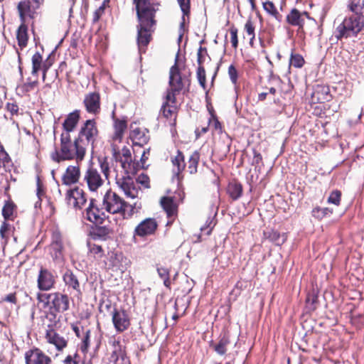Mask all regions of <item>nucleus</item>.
<instances>
[{
	"instance_id": "1",
	"label": "nucleus",
	"mask_w": 364,
	"mask_h": 364,
	"mask_svg": "<svg viewBox=\"0 0 364 364\" xmlns=\"http://www.w3.org/2000/svg\"><path fill=\"white\" fill-rule=\"evenodd\" d=\"M134 3L139 21L137 43L139 50L141 52L150 42L152 28L155 24L154 18L156 9L146 0H134Z\"/></svg>"
},
{
	"instance_id": "2",
	"label": "nucleus",
	"mask_w": 364,
	"mask_h": 364,
	"mask_svg": "<svg viewBox=\"0 0 364 364\" xmlns=\"http://www.w3.org/2000/svg\"><path fill=\"white\" fill-rule=\"evenodd\" d=\"M85 149L77 144L75 139L72 141L70 135L62 133L59 147L50 153L51 159L56 163L65 161L82 162L85 156Z\"/></svg>"
},
{
	"instance_id": "3",
	"label": "nucleus",
	"mask_w": 364,
	"mask_h": 364,
	"mask_svg": "<svg viewBox=\"0 0 364 364\" xmlns=\"http://www.w3.org/2000/svg\"><path fill=\"white\" fill-rule=\"evenodd\" d=\"M114 178L117 185L125 196L132 199L138 197L139 192V183L143 185L145 188H149V178L145 174H140L136 181H134L130 174L116 173Z\"/></svg>"
},
{
	"instance_id": "4",
	"label": "nucleus",
	"mask_w": 364,
	"mask_h": 364,
	"mask_svg": "<svg viewBox=\"0 0 364 364\" xmlns=\"http://www.w3.org/2000/svg\"><path fill=\"white\" fill-rule=\"evenodd\" d=\"M363 27L364 20L363 16L351 15L346 17L336 27L333 35L337 40L355 37L362 31Z\"/></svg>"
},
{
	"instance_id": "5",
	"label": "nucleus",
	"mask_w": 364,
	"mask_h": 364,
	"mask_svg": "<svg viewBox=\"0 0 364 364\" xmlns=\"http://www.w3.org/2000/svg\"><path fill=\"white\" fill-rule=\"evenodd\" d=\"M98 137V129L96 122L94 119H87L81 126L77 136L75 138L77 144L82 146L84 149L91 146L93 152L95 144Z\"/></svg>"
},
{
	"instance_id": "6",
	"label": "nucleus",
	"mask_w": 364,
	"mask_h": 364,
	"mask_svg": "<svg viewBox=\"0 0 364 364\" xmlns=\"http://www.w3.org/2000/svg\"><path fill=\"white\" fill-rule=\"evenodd\" d=\"M177 58L176 59L175 65H173L169 72V89L167 91L166 98L168 100H172V103L175 102L176 95L178 94L184 87L185 84L188 82V80L183 78L180 74L179 69L176 64Z\"/></svg>"
},
{
	"instance_id": "7",
	"label": "nucleus",
	"mask_w": 364,
	"mask_h": 364,
	"mask_svg": "<svg viewBox=\"0 0 364 364\" xmlns=\"http://www.w3.org/2000/svg\"><path fill=\"white\" fill-rule=\"evenodd\" d=\"M103 208L108 213L120 214L124 218V210L127 203L116 193L109 190L106 192L102 200Z\"/></svg>"
},
{
	"instance_id": "8",
	"label": "nucleus",
	"mask_w": 364,
	"mask_h": 364,
	"mask_svg": "<svg viewBox=\"0 0 364 364\" xmlns=\"http://www.w3.org/2000/svg\"><path fill=\"white\" fill-rule=\"evenodd\" d=\"M83 181L86 183L88 189L92 192H96L105 182L97 168L94 164H90L83 175Z\"/></svg>"
},
{
	"instance_id": "9",
	"label": "nucleus",
	"mask_w": 364,
	"mask_h": 364,
	"mask_svg": "<svg viewBox=\"0 0 364 364\" xmlns=\"http://www.w3.org/2000/svg\"><path fill=\"white\" fill-rule=\"evenodd\" d=\"M65 200L70 207L75 210H81L87 203L86 193L82 188L75 187L67 191Z\"/></svg>"
},
{
	"instance_id": "10",
	"label": "nucleus",
	"mask_w": 364,
	"mask_h": 364,
	"mask_svg": "<svg viewBox=\"0 0 364 364\" xmlns=\"http://www.w3.org/2000/svg\"><path fill=\"white\" fill-rule=\"evenodd\" d=\"M64 246L63 237L58 230H54L52 233L51 242L49 246V252L55 262H62L64 259Z\"/></svg>"
},
{
	"instance_id": "11",
	"label": "nucleus",
	"mask_w": 364,
	"mask_h": 364,
	"mask_svg": "<svg viewBox=\"0 0 364 364\" xmlns=\"http://www.w3.org/2000/svg\"><path fill=\"white\" fill-rule=\"evenodd\" d=\"M107 364H129L124 348L119 341H114L112 342L109 355L107 358Z\"/></svg>"
},
{
	"instance_id": "12",
	"label": "nucleus",
	"mask_w": 364,
	"mask_h": 364,
	"mask_svg": "<svg viewBox=\"0 0 364 364\" xmlns=\"http://www.w3.org/2000/svg\"><path fill=\"white\" fill-rule=\"evenodd\" d=\"M80 164L81 162H75L67 166L61 178L63 185L70 186L80 181L81 177Z\"/></svg>"
},
{
	"instance_id": "13",
	"label": "nucleus",
	"mask_w": 364,
	"mask_h": 364,
	"mask_svg": "<svg viewBox=\"0 0 364 364\" xmlns=\"http://www.w3.org/2000/svg\"><path fill=\"white\" fill-rule=\"evenodd\" d=\"M114 155L117 160H119L121 164V167L124 170V174H134L135 173V165L132 162V155L130 149L126 146H124L117 155V152L114 150Z\"/></svg>"
},
{
	"instance_id": "14",
	"label": "nucleus",
	"mask_w": 364,
	"mask_h": 364,
	"mask_svg": "<svg viewBox=\"0 0 364 364\" xmlns=\"http://www.w3.org/2000/svg\"><path fill=\"white\" fill-rule=\"evenodd\" d=\"M43 0H24L18 4V10L21 18H33L36 11L40 7Z\"/></svg>"
},
{
	"instance_id": "15",
	"label": "nucleus",
	"mask_w": 364,
	"mask_h": 364,
	"mask_svg": "<svg viewBox=\"0 0 364 364\" xmlns=\"http://www.w3.org/2000/svg\"><path fill=\"white\" fill-rule=\"evenodd\" d=\"M69 298L67 295L59 292L53 293V297L50 306L51 314L54 316L55 313H63L69 309Z\"/></svg>"
},
{
	"instance_id": "16",
	"label": "nucleus",
	"mask_w": 364,
	"mask_h": 364,
	"mask_svg": "<svg viewBox=\"0 0 364 364\" xmlns=\"http://www.w3.org/2000/svg\"><path fill=\"white\" fill-rule=\"evenodd\" d=\"M157 226L158 224L155 219L150 218H146L135 228L134 235V236L141 237L153 235Z\"/></svg>"
},
{
	"instance_id": "17",
	"label": "nucleus",
	"mask_w": 364,
	"mask_h": 364,
	"mask_svg": "<svg viewBox=\"0 0 364 364\" xmlns=\"http://www.w3.org/2000/svg\"><path fill=\"white\" fill-rule=\"evenodd\" d=\"M26 364H50L51 359L42 350L35 348L27 351L25 354Z\"/></svg>"
},
{
	"instance_id": "18",
	"label": "nucleus",
	"mask_w": 364,
	"mask_h": 364,
	"mask_svg": "<svg viewBox=\"0 0 364 364\" xmlns=\"http://www.w3.org/2000/svg\"><path fill=\"white\" fill-rule=\"evenodd\" d=\"M84 105L87 112L96 114L100 111V95L97 92H92L85 95Z\"/></svg>"
},
{
	"instance_id": "19",
	"label": "nucleus",
	"mask_w": 364,
	"mask_h": 364,
	"mask_svg": "<svg viewBox=\"0 0 364 364\" xmlns=\"http://www.w3.org/2000/svg\"><path fill=\"white\" fill-rule=\"evenodd\" d=\"M38 287L41 291H48L55 284L53 274L47 269L41 267L38 277Z\"/></svg>"
},
{
	"instance_id": "20",
	"label": "nucleus",
	"mask_w": 364,
	"mask_h": 364,
	"mask_svg": "<svg viewBox=\"0 0 364 364\" xmlns=\"http://www.w3.org/2000/svg\"><path fill=\"white\" fill-rule=\"evenodd\" d=\"M103 208L100 209L96 205V201L91 199L89 205L85 209L86 218L94 223H101L104 218Z\"/></svg>"
},
{
	"instance_id": "21",
	"label": "nucleus",
	"mask_w": 364,
	"mask_h": 364,
	"mask_svg": "<svg viewBox=\"0 0 364 364\" xmlns=\"http://www.w3.org/2000/svg\"><path fill=\"white\" fill-rule=\"evenodd\" d=\"M112 322L117 332H123L127 330L130 321L128 315L124 311L114 309L112 313Z\"/></svg>"
},
{
	"instance_id": "22",
	"label": "nucleus",
	"mask_w": 364,
	"mask_h": 364,
	"mask_svg": "<svg viewBox=\"0 0 364 364\" xmlns=\"http://www.w3.org/2000/svg\"><path fill=\"white\" fill-rule=\"evenodd\" d=\"M307 18H309L307 12H301L296 9H293L287 16V22L292 26H298L299 28H303L305 19Z\"/></svg>"
},
{
	"instance_id": "23",
	"label": "nucleus",
	"mask_w": 364,
	"mask_h": 364,
	"mask_svg": "<svg viewBox=\"0 0 364 364\" xmlns=\"http://www.w3.org/2000/svg\"><path fill=\"white\" fill-rule=\"evenodd\" d=\"M46 338L49 343L54 345L58 350H63L67 346L66 340L53 329L46 331Z\"/></svg>"
},
{
	"instance_id": "24",
	"label": "nucleus",
	"mask_w": 364,
	"mask_h": 364,
	"mask_svg": "<svg viewBox=\"0 0 364 364\" xmlns=\"http://www.w3.org/2000/svg\"><path fill=\"white\" fill-rule=\"evenodd\" d=\"M146 132V129H141L140 128L133 129L130 132L129 136L134 145L142 146L146 144L149 139Z\"/></svg>"
},
{
	"instance_id": "25",
	"label": "nucleus",
	"mask_w": 364,
	"mask_h": 364,
	"mask_svg": "<svg viewBox=\"0 0 364 364\" xmlns=\"http://www.w3.org/2000/svg\"><path fill=\"white\" fill-rule=\"evenodd\" d=\"M79 118L80 115L77 111L70 113L63 124L64 129L63 133H68V135H70V132L74 131L79 121Z\"/></svg>"
},
{
	"instance_id": "26",
	"label": "nucleus",
	"mask_w": 364,
	"mask_h": 364,
	"mask_svg": "<svg viewBox=\"0 0 364 364\" xmlns=\"http://www.w3.org/2000/svg\"><path fill=\"white\" fill-rule=\"evenodd\" d=\"M13 226L8 222L4 221L0 227V244L3 249L5 248L9 236L13 232Z\"/></svg>"
},
{
	"instance_id": "27",
	"label": "nucleus",
	"mask_w": 364,
	"mask_h": 364,
	"mask_svg": "<svg viewBox=\"0 0 364 364\" xmlns=\"http://www.w3.org/2000/svg\"><path fill=\"white\" fill-rule=\"evenodd\" d=\"M127 127V124L125 119H115L114 124V133L113 135V139L116 141H121Z\"/></svg>"
},
{
	"instance_id": "28",
	"label": "nucleus",
	"mask_w": 364,
	"mask_h": 364,
	"mask_svg": "<svg viewBox=\"0 0 364 364\" xmlns=\"http://www.w3.org/2000/svg\"><path fill=\"white\" fill-rule=\"evenodd\" d=\"M63 281L68 288H72L77 293H80V287L77 277L70 270L65 272L63 275Z\"/></svg>"
},
{
	"instance_id": "29",
	"label": "nucleus",
	"mask_w": 364,
	"mask_h": 364,
	"mask_svg": "<svg viewBox=\"0 0 364 364\" xmlns=\"http://www.w3.org/2000/svg\"><path fill=\"white\" fill-rule=\"evenodd\" d=\"M161 205L168 217L173 216L176 213V205L171 197H163L161 199Z\"/></svg>"
},
{
	"instance_id": "30",
	"label": "nucleus",
	"mask_w": 364,
	"mask_h": 364,
	"mask_svg": "<svg viewBox=\"0 0 364 364\" xmlns=\"http://www.w3.org/2000/svg\"><path fill=\"white\" fill-rule=\"evenodd\" d=\"M89 247V253L92 255L96 260L100 262H102V260L105 258V251L102 249V246L97 244L92 243L89 242L87 243Z\"/></svg>"
},
{
	"instance_id": "31",
	"label": "nucleus",
	"mask_w": 364,
	"mask_h": 364,
	"mask_svg": "<svg viewBox=\"0 0 364 364\" xmlns=\"http://www.w3.org/2000/svg\"><path fill=\"white\" fill-rule=\"evenodd\" d=\"M120 255L114 252H108L107 256L102 260V264L105 268H117L119 267Z\"/></svg>"
},
{
	"instance_id": "32",
	"label": "nucleus",
	"mask_w": 364,
	"mask_h": 364,
	"mask_svg": "<svg viewBox=\"0 0 364 364\" xmlns=\"http://www.w3.org/2000/svg\"><path fill=\"white\" fill-rule=\"evenodd\" d=\"M183 13L182 21L181 23V28L183 29L186 21L189 19L190 15V0H177Z\"/></svg>"
},
{
	"instance_id": "33",
	"label": "nucleus",
	"mask_w": 364,
	"mask_h": 364,
	"mask_svg": "<svg viewBox=\"0 0 364 364\" xmlns=\"http://www.w3.org/2000/svg\"><path fill=\"white\" fill-rule=\"evenodd\" d=\"M173 166V171L178 175L185 168L184 157L181 152L178 151L177 155L172 159Z\"/></svg>"
},
{
	"instance_id": "34",
	"label": "nucleus",
	"mask_w": 364,
	"mask_h": 364,
	"mask_svg": "<svg viewBox=\"0 0 364 364\" xmlns=\"http://www.w3.org/2000/svg\"><path fill=\"white\" fill-rule=\"evenodd\" d=\"M32 62V70L31 74L33 75H37L38 71H40L43 68V58L40 53H35L31 58Z\"/></svg>"
},
{
	"instance_id": "35",
	"label": "nucleus",
	"mask_w": 364,
	"mask_h": 364,
	"mask_svg": "<svg viewBox=\"0 0 364 364\" xmlns=\"http://www.w3.org/2000/svg\"><path fill=\"white\" fill-rule=\"evenodd\" d=\"M98 165L100 168V171L102 173V176L105 178V181L109 180L110 177V167L109 162L107 161V158L105 157H99L97 159Z\"/></svg>"
},
{
	"instance_id": "36",
	"label": "nucleus",
	"mask_w": 364,
	"mask_h": 364,
	"mask_svg": "<svg viewBox=\"0 0 364 364\" xmlns=\"http://www.w3.org/2000/svg\"><path fill=\"white\" fill-rule=\"evenodd\" d=\"M176 102L174 103H172V100H168L166 97V101L164 102L162 107H161V112L163 115L166 118H171L176 110V106L175 105Z\"/></svg>"
},
{
	"instance_id": "37",
	"label": "nucleus",
	"mask_w": 364,
	"mask_h": 364,
	"mask_svg": "<svg viewBox=\"0 0 364 364\" xmlns=\"http://www.w3.org/2000/svg\"><path fill=\"white\" fill-rule=\"evenodd\" d=\"M230 344L228 336L223 335L220 337V341L216 343L213 348L215 352L219 355H224L227 352V347Z\"/></svg>"
},
{
	"instance_id": "38",
	"label": "nucleus",
	"mask_w": 364,
	"mask_h": 364,
	"mask_svg": "<svg viewBox=\"0 0 364 364\" xmlns=\"http://www.w3.org/2000/svg\"><path fill=\"white\" fill-rule=\"evenodd\" d=\"M53 297V293H38L37 299L38 304H41V307L43 309L49 308L51 306L52 300Z\"/></svg>"
},
{
	"instance_id": "39",
	"label": "nucleus",
	"mask_w": 364,
	"mask_h": 364,
	"mask_svg": "<svg viewBox=\"0 0 364 364\" xmlns=\"http://www.w3.org/2000/svg\"><path fill=\"white\" fill-rule=\"evenodd\" d=\"M348 8L355 16H362L364 14V0H352Z\"/></svg>"
},
{
	"instance_id": "40",
	"label": "nucleus",
	"mask_w": 364,
	"mask_h": 364,
	"mask_svg": "<svg viewBox=\"0 0 364 364\" xmlns=\"http://www.w3.org/2000/svg\"><path fill=\"white\" fill-rule=\"evenodd\" d=\"M200 159V154L198 151H194L189 158L188 170L191 174L197 172L198 161Z\"/></svg>"
},
{
	"instance_id": "41",
	"label": "nucleus",
	"mask_w": 364,
	"mask_h": 364,
	"mask_svg": "<svg viewBox=\"0 0 364 364\" xmlns=\"http://www.w3.org/2000/svg\"><path fill=\"white\" fill-rule=\"evenodd\" d=\"M17 40L21 47H25L28 41L27 27L22 24L17 31Z\"/></svg>"
},
{
	"instance_id": "42",
	"label": "nucleus",
	"mask_w": 364,
	"mask_h": 364,
	"mask_svg": "<svg viewBox=\"0 0 364 364\" xmlns=\"http://www.w3.org/2000/svg\"><path fill=\"white\" fill-rule=\"evenodd\" d=\"M268 238L276 245H281L286 241L287 235L285 233L280 234L277 231L271 230L268 232Z\"/></svg>"
},
{
	"instance_id": "43",
	"label": "nucleus",
	"mask_w": 364,
	"mask_h": 364,
	"mask_svg": "<svg viewBox=\"0 0 364 364\" xmlns=\"http://www.w3.org/2000/svg\"><path fill=\"white\" fill-rule=\"evenodd\" d=\"M16 206L13 203L6 202L2 209V215L5 219L13 220L14 218Z\"/></svg>"
},
{
	"instance_id": "44",
	"label": "nucleus",
	"mask_w": 364,
	"mask_h": 364,
	"mask_svg": "<svg viewBox=\"0 0 364 364\" xmlns=\"http://www.w3.org/2000/svg\"><path fill=\"white\" fill-rule=\"evenodd\" d=\"M333 213V210L329 208L316 207L312 210V215L316 219L321 220L324 217L329 216Z\"/></svg>"
},
{
	"instance_id": "45",
	"label": "nucleus",
	"mask_w": 364,
	"mask_h": 364,
	"mask_svg": "<svg viewBox=\"0 0 364 364\" xmlns=\"http://www.w3.org/2000/svg\"><path fill=\"white\" fill-rule=\"evenodd\" d=\"M228 193L233 200L238 199L242 193V187L240 183H230L228 186Z\"/></svg>"
},
{
	"instance_id": "46",
	"label": "nucleus",
	"mask_w": 364,
	"mask_h": 364,
	"mask_svg": "<svg viewBox=\"0 0 364 364\" xmlns=\"http://www.w3.org/2000/svg\"><path fill=\"white\" fill-rule=\"evenodd\" d=\"M109 230L105 227L96 228L92 234L94 240H105L109 235Z\"/></svg>"
},
{
	"instance_id": "47",
	"label": "nucleus",
	"mask_w": 364,
	"mask_h": 364,
	"mask_svg": "<svg viewBox=\"0 0 364 364\" xmlns=\"http://www.w3.org/2000/svg\"><path fill=\"white\" fill-rule=\"evenodd\" d=\"M157 272L160 278L164 280V284L169 288L171 285L169 270L167 268L159 267H157Z\"/></svg>"
},
{
	"instance_id": "48",
	"label": "nucleus",
	"mask_w": 364,
	"mask_h": 364,
	"mask_svg": "<svg viewBox=\"0 0 364 364\" xmlns=\"http://www.w3.org/2000/svg\"><path fill=\"white\" fill-rule=\"evenodd\" d=\"M341 192L338 190H335V191H333L330 193V195L327 199V203L329 204H333L336 206H338L341 203Z\"/></svg>"
},
{
	"instance_id": "49",
	"label": "nucleus",
	"mask_w": 364,
	"mask_h": 364,
	"mask_svg": "<svg viewBox=\"0 0 364 364\" xmlns=\"http://www.w3.org/2000/svg\"><path fill=\"white\" fill-rule=\"evenodd\" d=\"M304 63V58L299 55V54H294L291 53V58H290V65L295 67L300 68L303 66Z\"/></svg>"
},
{
	"instance_id": "50",
	"label": "nucleus",
	"mask_w": 364,
	"mask_h": 364,
	"mask_svg": "<svg viewBox=\"0 0 364 364\" xmlns=\"http://www.w3.org/2000/svg\"><path fill=\"white\" fill-rule=\"evenodd\" d=\"M263 8L268 14L274 16L277 19L278 18L277 16H279V12L272 1H267L264 2Z\"/></svg>"
},
{
	"instance_id": "51",
	"label": "nucleus",
	"mask_w": 364,
	"mask_h": 364,
	"mask_svg": "<svg viewBox=\"0 0 364 364\" xmlns=\"http://www.w3.org/2000/svg\"><path fill=\"white\" fill-rule=\"evenodd\" d=\"M90 331L87 330L83 337L82 338V344L80 346V350L82 353H85L87 352L89 346H90Z\"/></svg>"
},
{
	"instance_id": "52",
	"label": "nucleus",
	"mask_w": 364,
	"mask_h": 364,
	"mask_svg": "<svg viewBox=\"0 0 364 364\" xmlns=\"http://www.w3.org/2000/svg\"><path fill=\"white\" fill-rule=\"evenodd\" d=\"M80 358L77 353L68 355L63 361V364H79Z\"/></svg>"
},
{
	"instance_id": "53",
	"label": "nucleus",
	"mask_w": 364,
	"mask_h": 364,
	"mask_svg": "<svg viewBox=\"0 0 364 364\" xmlns=\"http://www.w3.org/2000/svg\"><path fill=\"white\" fill-rule=\"evenodd\" d=\"M197 77L200 85L205 88V71L203 66L200 65L197 70Z\"/></svg>"
},
{
	"instance_id": "54",
	"label": "nucleus",
	"mask_w": 364,
	"mask_h": 364,
	"mask_svg": "<svg viewBox=\"0 0 364 364\" xmlns=\"http://www.w3.org/2000/svg\"><path fill=\"white\" fill-rule=\"evenodd\" d=\"M37 85L38 81L36 80L33 81H31L28 80L21 87H20V89H21L23 92H28L33 90Z\"/></svg>"
},
{
	"instance_id": "55",
	"label": "nucleus",
	"mask_w": 364,
	"mask_h": 364,
	"mask_svg": "<svg viewBox=\"0 0 364 364\" xmlns=\"http://www.w3.org/2000/svg\"><path fill=\"white\" fill-rule=\"evenodd\" d=\"M228 75L231 82L235 85L237 81V70L233 65H230L228 68Z\"/></svg>"
},
{
	"instance_id": "56",
	"label": "nucleus",
	"mask_w": 364,
	"mask_h": 364,
	"mask_svg": "<svg viewBox=\"0 0 364 364\" xmlns=\"http://www.w3.org/2000/svg\"><path fill=\"white\" fill-rule=\"evenodd\" d=\"M214 225L215 224H213V219L208 218V219L206 220L205 225L200 228V231L202 232L206 231L205 234L208 235L210 234Z\"/></svg>"
},
{
	"instance_id": "57",
	"label": "nucleus",
	"mask_w": 364,
	"mask_h": 364,
	"mask_svg": "<svg viewBox=\"0 0 364 364\" xmlns=\"http://www.w3.org/2000/svg\"><path fill=\"white\" fill-rule=\"evenodd\" d=\"M231 36V43L233 48H236L237 47L238 41H237V30L235 28H232L230 31Z\"/></svg>"
},
{
	"instance_id": "58",
	"label": "nucleus",
	"mask_w": 364,
	"mask_h": 364,
	"mask_svg": "<svg viewBox=\"0 0 364 364\" xmlns=\"http://www.w3.org/2000/svg\"><path fill=\"white\" fill-rule=\"evenodd\" d=\"M245 30L249 36H253V38H255V27L250 19L247 21L245 25Z\"/></svg>"
},
{
	"instance_id": "59",
	"label": "nucleus",
	"mask_w": 364,
	"mask_h": 364,
	"mask_svg": "<svg viewBox=\"0 0 364 364\" xmlns=\"http://www.w3.org/2000/svg\"><path fill=\"white\" fill-rule=\"evenodd\" d=\"M105 12V5L100 6L93 14V22L95 23L99 21L102 15Z\"/></svg>"
},
{
	"instance_id": "60",
	"label": "nucleus",
	"mask_w": 364,
	"mask_h": 364,
	"mask_svg": "<svg viewBox=\"0 0 364 364\" xmlns=\"http://www.w3.org/2000/svg\"><path fill=\"white\" fill-rule=\"evenodd\" d=\"M6 109L11 113V115L16 114L18 111V107L16 104L8 102L6 104Z\"/></svg>"
},
{
	"instance_id": "61",
	"label": "nucleus",
	"mask_w": 364,
	"mask_h": 364,
	"mask_svg": "<svg viewBox=\"0 0 364 364\" xmlns=\"http://www.w3.org/2000/svg\"><path fill=\"white\" fill-rule=\"evenodd\" d=\"M9 155L4 150V147L0 144V164H5L9 161Z\"/></svg>"
},
{
	"instance_id": "62",
	"label": "nucleus",
	"mask_w": 364,
	"mask_h": 364,
	"mask_svg": "<svg viewBox=\"0 0 364 364\" xmlns=\"http://www.w3.org/2000/svg\"><path fill=\"white\" fill-rule=\"evenodd\" d=\"M203 53H206L205 48H203L202 47H200L198 50L197 55H198V63L200 65L203 63Z\"/></svg>"
},
{
	"instance_id": "63",
	"label": "nucleus",
	"mask_w": 364,
	"mask_h": 364,
	"mask_svg": "<svg viewBox=\"0 0 364 364\" xmlns=\"http://www.w3.org/2000/svg\"><path fill=\"white\" fill-rule=\"evenodd\" d=\"M72 329L74 331L75 334L77 337L80 338L81 337V329L80 326L77 324L73 323L71 325Z\"/></svg>"
},
{
	"instance_id": "64",
	"label": "nucleus",
	"mask_w": 364,
	"mask_h": 364,
	"mask_svg": "<svg viewBox=\"0 0 364 364\" xmlns=\"http://www.w3.org/2000/svg\"><path fill=\"white\" fill-rule=\"evenodd\" d=\"M4 300L8 301V302H11V303L15 304L16 302V297L15 294H8L5 297Z\"/></svg>"
}]
</instances>
